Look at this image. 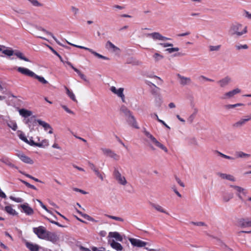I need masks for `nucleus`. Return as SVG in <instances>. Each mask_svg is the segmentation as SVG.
<instances>
[{"instance_id":"f257e3e1","label":"nucleus","mask_w":251,"mask_h":251,"mask_svg":"<svg viewBox=\"0 0 251 251\" xmlns=\"http://www.w3.org/2000/svg\"><path fill=\"white\" fill-rule=\"evenodd\" d=\"M247 32V26L237 22L231 24L228 29L229 34L236 37H240L246 34Z\"/></svg>"},{"instance_id":"f03ea898","label":"nucleus","mask_w":251,"mask_h":251,"mask_svg":"<svg viewBox=\"0 0 251 251\" xmlns=\"http://www.w3.org/2000/svg\"><path fill=\"white\" fill-rule=\"evenodd\" d=\"M3 53L9 57L13 55H15L17 56V58L22 60L26 62H31V61L27 57H26L23 52L17 50H14L10 48H6V49L3 51Z\"/></svg>"},{"instance_id":"7ed1b4c3","label":"nucleus","mask_w":251,"mask_h":251,"mask_svg":"<svg viewBox=\"0 0 251 251\" xmlns=\"http://www.w3.org/2000/svg\"><path fill=\"white\" fill-rule=\"evenodd\" d=\"M144 134L149 138L153 144H154L156 147L159 148L161 150H163L165 152H168L167 148L164 146L163 144L160 143L157 139L153 136L149 131L145 129L143 131Z\"/></svg>"},{"instance_id":"20e7f679","label":"nucleus","mask_w":251,"mask_h":251,"mask_svg":"<svg viewBox=\"0 0 251 251\" xmlns=\"http://www.w3.org/2000/svg\"><path fill=\"white\" fill-rule=\"evenodd\" d=\"M33 231L39 238L44 239L46 238L48 230H46L44 226H39L37 227H33Z\"/></svg>"},{"instance_id":"39448f33","label":"nucleus","mask_w":251,"mask_h":251,"mask_svg":"<svg viewBox=\"0 0 251 251\" xmlns=\"http://www.w3.org/2000/svg\"><path fill=\"white\" fill-rule=\"evenodd\" d=\"M113 176L118 182L122 185H126L127 184V181L125 176H122L118 170L115 168L113 171Z\"/></svg>"},{"instance_id":"423d86ee","label":"nucleus","mask_w":251,"mask_h":251,"mask_svg":"<svg viewBox=\"0 0 251 251\" xmlns=\"http://www.w3.org/2000/svg\"><path fill=\"white\" fill-rule=\"evenodd\" d=\"M241 92V90L239 88H236L228 92L225 93L221 98L222 100L230 99L234 97V96Z\"/></svg>"},{"instance_id":"0eeeda50","label":"nucleus","mask_w":251,"mask_h":251,"mask_svg":"<svg viewBox=\"0 0 251 251\" xmlns=\"http://www.w3.org/2000/svg\"><path fill=\"white\" fill-rule=\"evenodd\" d=\"M126 119L128 124L133 127L138 129L139 127L138 126L137 123L136 121L135 117L133 115L132 112L126 116Z\"/></svg>"},{"instance_id":"6e6552de","label":"nucleus","mask_w":251,"mask_h":251,"mask_svg":"<svg viewBox=\"0 0 251 251\" xmlns=\"http://www.w3.org/2000/svg\"><path fill=\"white\" fill-rule=\"evenodd\" d=\"M19 208L22 209V212L25 213L27 215H32L34 213L33 209L30 207L27 203L21 204L18 206Z\"/></svg>"},{"instance_id":"1a4fd4ad","label":"nucleus","mask_w":251,"mask_h":251,"mask_svg":"<svg viewBox=\"0 0 251 251\" xmlns=\"http://www.w3.org/2000/svg\"><path fill=\"white\" fill-rule=\"evenodd\" d=\"M129 241L132 246L137 247H143L148 244L147 242L135 238H130Z\"/></svg>"},{"instance_id":"9d476101","label":"nucleus","mask_w":251,"mask_h":251,"mask_svg":"<svg viewBox=\"0 0 251 251\" xmlns=\"http://www.w3.org/2000/svg\"><path fill=\"white\" fill-rule=\"evenodd\" d=\"M44 239L50 241L52 243H55L59 240V237L55 232L48 231Z\"/></svg>"},{"instance_id":"9b49d317","label":"nucleus","mask_w":251,"mask_h":251,"mask_svg":"<svg viewBox=\"0 0 251 251\" xmlns=\"http://www.w3.org/2000/svg\"><path fill=\"white\" fill-rule=\"evenodd\" d=\"M238 224L241 227H251V220L248 218L239 219Z\"/></svg>"},{"instance_id":"f8f14e48","label":"nucleus","mask_w":251,"mask_h":251,"mask_svg":"<svg viewBox=\"0 0 251 251\" xmlns=\"http://www.w3.org/2000/svg\"><path fill=\"white\" fill-rule=\"evenodd\" d=\"M88 165L89 167L95 173V175L100 178L101 181H103L104 178L101 173H100L99 169L95 166V165L92 162L88 161Z\"/></svg>"},{"instance_id":"ddd939ff","label":"nucleus","mask_w":251,"mask_h":251,"mask_svg":"<svg viewBox=\"0 0 251 251\" xmlns=\"http://www.w3.org/2000/svg\"><path fill=\"white\" fill-rule=\"evenodd\" d=\"M17 70L21 74L32 78H34L35 75V74L34 72L25 68L19 67L18 68Z\"/></svg>"},{"instance_id":"4468645a","label":"nucleus","mask_w":251,"mask_h":251,"mask_svg":"<svg viewBox=\"0 0 251 251\" xmlns=\"http://www.w3.org/2000/svg\"><path fill=\"white\" fill-rule=\"evenodd\" d=\"M149 36L151 37L153 40H162L165 41L170 40V38L166 37L165 36H162L159 32H153L149 34Z\"/></svg>"},{"instance_id":"2eb2a0df","label":"nucleus","mask_w":251,"mask_h":251,"mask_svg":"<svg viewBox=\"0 0 251 251\" xmlns=\"http://www.w3.org/2000/svg\"><path fill=\"white\" fill-rule=\"evenodd\" d=\"M176 76L179 79V83L181 85L184 86L189 84L191 82V79L190 77H187L177 74Z\"/></svg>"},{"instance_id":"dca6fc26","label":"nucleus","mask_w":251,"mask_h":251,"mask_svg":"<svg viewBox=\"0 0 251 251\" xmlns=\"http://www.w3.org/2000/svg\"><path fill=\"white\" fill-rule=\"evenodd\" d=\"M1 209L4 210L6 212H7L9 215L12 216H17L18 215V213L16 211V210L13 209L11 205H7L5 207L3 206H1Z\"/></svg>"},{"instance_id":"f3484780","label":"nucleus","mask_w":251,"mask_h":251,"mask_svg":"<svg viewBox=\"0 0 251 251\" xmlns=\"http://www.w3.org/2000/svg\"><path fill=\"white\" fill-rule=\"evenodd\" d=\"M77 47L80 49H84L88 50L89 52H90L93 55H94L96 57H97L99 58H100V59H102L106 60H109L108 58H107V57L103 56V55L97 53V52L94 51L92 49L87 48H85V47H81V46H77Z\"/></svg>"},{"instance_id":"a211bd4d","label":"nucleus","mask_w":251,"mask_h":251,"mask_svg":"<svg viewBox=\"0 0 251 251\" xmlns=\"http://www.w3.org/2000/svg\"><path fill=\"white\" fill-rule=\"evenodd\" d=\"M231 78L228 76H226L223 79L217 81L221 87H225L230 82Z\"/></svg>"},{"instance_id":"6ab92c4d","label":"nucleus","mask_w":251,"mask_h":251,"mask_svg":"<svg viewBox=\"0 0 251 251\" xmlns=\"http://www.w3.org/2000/svg\"><path fill=\"white\" fill-rule=\"evenodd\" d=\"M18 156L22 161L25 163L32 164L34 163L33 161L30 157L24 154H19Z\"/></svg>"},{"instance_id":"aec40b11","label":"nucleus","mask_w":251,"mask_h":251,"mask_svg":"<svg viewBox=\"0 0 251 251\" xmlns=\"http://www.w3.org/2000/svg\"><path fill=\"white\" fill-rule=\"evenodd\" d=\"M35 116H31V117L26 120H25V124L28 125V127L30 128L32 126H34L37 122V120L35 119Z\"/></svg>"},{"instance_id":"412c9836","label":"nucleus","mask_w":251,"mask_h":251,"mask_svg":"<svg viewBox=\"0 0 251 251\" xmlns=\"http://www.w3.org/2000/svg\"><path fill=\"white\" fill-rule=\"evenodd\" d=\"M19 112L20 115L25 118L30 117L32 114L31 111L24 108L20 109Z\"/></svg>"},{"instance_id":"4be33fe9","label":"nucleus","mask_w":251,"mask_h":251,"mask_svg":"<svg viewBox=\"0 0 251 251\" xmlns=\"http://www.w3.org/2000/svg\"><path fill=\"white\" fill-rule=\"evenodd\" d=\"M105 47L107 49L109 50H111L114 52L119 51L120 49L117 47L115 46L112 42L108 41L106 42Z\"/></svg>"},{"instance_id":"5701e85b","label":"nucleus","mask_w":251,"mask_h":251,"mask_svg":"<svg viewBox=\"0 0 251 251\" xmlns=\"http://www.w3.org/2000/svg\"><path fill=\"white\" fill-rule=\"evenodd\" d=\"M25 246L30 251H38L39 247L37 244H33L32 243L26 242Z\"/></svg>"},{"instance_id":"b1692460","label":"nucleus","mask_w":251,"mask_h":251,"mask_svg":"<svg viewBox=\"0 0 251 251\" xmlns=\"http://www.w3.org/2000/svg\"><path fill=\"white\" fill-rule=\"evenodd\" d=\"M246 121L243 118H241L239 121L232 125V127L235 128H238L242 127L246 124Z\"/></svg>"},{"instance_id":"393cba45","label":"nucleus","mask_w":251,"mask_h":251,"mask_svg":"<svg viewBox=\"0 0 251 251\" xmlns=\"http://www.w3.org/2000/svg\"><path fill=\"white\" fill-rule=\"evenodd\" d=\"M108 237L114 238L116 240L121 242L123 240V237L118 232H110L108 234Z\"/></svg>"},{"instance_id":"a878e982","label":"nucleus","mask_w":251,"mask_h":251,"mask_svg":"<svg viewBox=\"0 0 251 251\" xmlns=\"http://www.w3.org/2000/svg\"><path fill=\"white\" fill-rule=\"evenodd\" d=\"M218 175L223 179H226L232 181H235V179L234 177L230 175H227L226 174L219 173Z\"/></svg>"},{"instance_id":"bb28decb","label":"nucleus","mask_w":251,"mask_h":251,"mask_svg":"<svg viewBox=\"0 0 251 251\" xmlns=\"http://www.w3.org/2000/svg\"><path fill=\"white\" fill-rule=\"evenodd\" d=\"M110 245L112 248L117 251H122L123 249L122 246L120 243L116 242L114 240L111 241Z\"/></svg>"},{"instance_id":"cd10ccee","label":"nucleus","mask_w":251,"mask_h":251,"mask_svg":"<svg viewBox=\"0 0 251 251\" xmlns=\"http://www.w3.org/2000/svg\"><path fill=\"white\" fill-rule=\"evenodd\" d=\"M110 89L112 92L115 94H116L118 97L121 96L124 90L123 88H120L117 90L114 86L111 87Z\"/></svg>"},{"instance_id":"c85d7f7f","label":"nucleus","mask_w":251,"mask_h":251,"mask_svg":"<svg viewBox=\"0 0 251 251\" xmlns=\"http://www.w3.org/2000/svg\"><path fill=\"white\" fill-rule=\"evenodd\" d=\"M120 112L121 113L123 114L125 117L127 116L128 114H130V113L131 112V111H130L125 105L121 106L120 109Z\"/></svg>"},{"instance_id":"c756f323","label":"nucleus","mask_w":251,"mask_h":251,"mask_svg":"<svg viewBox=\"0 0 251 251\" xmlns=\"http://www.w3.org/2000/svg\"><path fill=\"white\" fill-rule=\"evenodd\" d=\"M151 206L152 207L155 208L158 211H159L160 212L164 213H165V214H166L167 215H169V213L167 211H166L164 209V208L162 206H161L160 205H158V204H154V203H151Z\"/></svg>"},{"instance_id":"7c9ffc66","label":"nucleus","mask_w":251,"mask_h":251,"mask_svg":"<svg viewBox=\"0 0 251 251\" xmlns=\"http://www.w3.org/2000/svg\"><path fill=\"white\" fill-rule=\"evenodd\" d=\"M65 88L66 90V93L70 98L73 101L77 102V100L73 92L69 90L66 86L65 87Z\"/></svg>"},{"instance_id":"2f4dec72","label":"nucleus","mask_w":251,"mask_h":251,"mask_svg":"<svg viewBox=\"0 0 251 251\" xmlns=\"http://www.w3.org/2000/svg\"><path fill=\"white\" fill-rule=\"evenodd\" d=\"M243 105H244V104L243 103H236V104H226V105H225L224 107L225 109L229 110V109H230L232 108H235L238 106H243Z\"/></svg>"},{"instance_id":"473e14b6","label":"nucleus","mask_w":251,"mask_h":251,"mask_svg":"<svg viewBox=\"0 0 251 251\" xmlns=\"http://www.w3.org/2000/svg\"><path fill=\"white\" fill-rule=\"evenodd\" d=\"M236 155L237 158H248L251 156L250 154L245 153L243 151H238L236 152Z\"/></svg>"},{"instance_id":"72a5a7b5","label":"nucleus","mask_w":251,"mask_h":251,"mask_svg":"<svg viewBox=\"0 0 251 251\" xmlns=\"http://www.w3.org/2000/svg\"><path fill=\"white\" fill-rule=\"evenodd\" d=\"M33 78L37 79L39 81V82H40L42 84H49L48 81L46 80L44 77L38 75L36 74H35V76Z\"/></svg>"},{"instance_id":"f704fd0d","label":"nucleus","mask_w":251,"mask_h":251,"mask_svg":"<svg viewBox=\"0 0 251 251\" xmlns=\"http://www.w3.org/2000/svg\"><path fill=\"white\" fill-rule=\"evenodd\" d=\"M20 181L23 184H24L26 187H28L29 188L32 189L33 190H37V188H36V187L35 186H34V185H33L32 184H30V183H29L28 182H26V181L24 180H22V179H21Z\"/></svg>"},{"instance_id":"c9c22d12","label":"nucleus","mask_w":251,"mask_h":251,"mask_svg":"<svg viewBox=\"0 0 251 251\" xmlns=\"http://www.w3.org/2000/svg\"><path fill=\"white\" fill-rule=\"evenodd\" d=\"M32 139H33V138L31 137V138H30L29 140H28V143H26L29 144V145H30L31 146H35V147L42 146V145L39 144L38 143L35 142Z\"/></svg>"},{"instance_id":"e433bc0d","label":"nucleus","mask_w":251,"mask_h":251,"mask_svg":"<svg viewBox=\"0 0 251 251\" xmlns=\"http://www.w3.org/2000/svg\"><path fill=\"white\" fill-rule=\"evenodd\" d=\"M216 152L220 155L221 156V157H223V158H225L226 159H230V160H234V158L231 157V156H228V155H226V154H223V153H221V152L218 151H216Z\"/></svg>"},{"instance_id":"4c0bfd02","label":"nucleus","mask_w":251,"mask_h":251,"mask_svg":"<svg viewBox=\"0 0 251 251\" xmlns=\"http://www.w3.org/2000/svg\"><path fill=\"white\" fill-rule=\"evenodd\" d=\"M38 144L42 145V146H37L40 148H45L49 145L48 140L47 139L43 140L41 143H38Z\"/></svg>"},{"instance_id":"58836bf2","label":"nucleus","mask_w":251,"mask_h":251,"mask_svg":"<svg viewBox=\"0 0 251 251\" xmlns=\"http://www.w3.org/2000/svg\"><path fill=\"white\" fill-rule=\"evenodd\" d=\"M105 216L110 219H113L116 221H121V222L124 221L123 219H122V218L119 217H116V216H111V215H105Z\"/></svg>"},{"instance_id":"ea45409f","label":"nucleus","mask_w":251,"mask_h":251,"mask_svg":"<svg viewBox=\"0 0 251 251\" xmlns=\"http://www.w3.org/2000/svg\"><path fill=\"white\" fill-rule=\"evenodd\" d=\"M233 194H228L227 195H225L223 197V200L225 202H227L233 198Z\"/></svg>"},{"instance_id":"a19ab883","label":"nucleus","mask_w":251,"mask_h":251,"mask_svg":"<svg viewBox=\"0 0 251 251\" xmlns=\"http://www.w3.org/2000/svg\"><path fill=\"white\" fill-rule=\"evenodd\" d=\"M9 198L11 200H12L16 202H23L24 201V200L21 198H15L12 196H10Z\"/></svg>"},{"instance_id":"79ce46f5","label":"nucleus","mask_w":251,"mask_h":251,"mask_svg":"<svg viewBox=\"0 0 251 251\" xmlns=\"http://www.w3.org/2000/svg\"><path fill=\"white\" fill-rule=\"evenodd\" d=\"M109 156L114 159L116 160H118L120 159V156L115 153L112 151H111V153H110Z\"/></svg>"},{"instance_id":"37998d69","label":"nucleus","mask_w":251,"mask_h":251,"mask_svg":"<svg viewBox=\"0 0 251 251\" xmlns=\"http://www.w3.org/2000/svg\"><path fill=\"white\" fill-rule=\"evenodd\" d=\"M190 224L194 225L195 226H207L206 224L203 222H191Z\"/></svg>"},{"instance_id":"c03bdc74","label":"nucleus","mask_w":251,"mask_h":251,"mask_svg":"<svg viewBox=\"0 0 251 251\" xmlns=\"http://www.w3.org/2000/svg\"><path fill=\"white\" fill-rule=\"evenodd\" d=\"M24 175L25 176H26V177L30 178V179H32V180H34L36 182H40V183H43V181H42L41 180H39V179L37 178H35L33 176H32L29 175V174H25Z\"/></svg>"},{"instance_id":"a18cd8bd","label":"nucleus","mask_w":251,"mask_h":251,"mask_svg":"<svg viewBox=\"0 0 251 251\" xmlns=\"http://www.w3.org/2000/svg\"><path fill=\"white\" fill-rule=\"evenodd\" d=\"M221 48V45L218 46H209V50L211 51H218Z\"/></svg>"},{"instance_id":"49530a36","label":"nucleus","mask_w":251,"mask_h":251,"mask_svg":"<svg viewBox=\"0 0 251 251\" xmlns=\"http://www.w3.org/2000/svg\"><path fill=\"white\" fill-rule=\"evenodd\" d=\"M230 187L234 188L235 190H236L238 192H239V193H241V192H243L244 191V189L240 187V186H236V185H230Z\"/></svg>"},{"instance_id":"de8ad7c7","label":"nucleus","mask_w":251,"mask_h":251,"mask_svg":"<svg viewBox=\"0 0 251 251\" xmlns=\"http://www.w3.org/2000/svg\"><path fill=\"white\" fill-rule=\"evenodd\" d=\"M101 150L104 154L109 156L110 153H111L112 150L106 148H101Z\"/></svg>"},{"instance_id":"09e8293b","label":"nucleus","mask_w":251,"mask_h":251,"mask_svg":"<svg viewBox=\"0 0 251 251\" xmlns=\"http://www.w3.org/2000/svg\"><path fill=\"white\" fill-rule=\"evenodd\" d=\"M178 48H168L166 50V51L170 53H173L175 51H178L179 50Z\"/></svg>"},{"instance_id":"8fccbe9b","label":"nucleus","mask_w":251,"mask_h":251,"mask_svg":"<svg viewBox=\"0 0 251 251\" xmlns=\"http://www.w3.org/2000/svg\"><path fill=\"white\" fill-rule=\"evenodd\" d=\"M19 137L20 139L24 141L25 143H28V140L25 137V135L23 133H21L19 135Z\"/></svg>"},{"instance_id":"3c124183","label":"nucleus","mask_w":251,"mask_h":251,"mask_svg":"<svg viewBox=\"0 0 251 251\" xmlns=\"http://www.w3.org/2000/svg\"><path fill=\"white\" fill-rule=\"evenodd\" d=\"M235 48L237 50H240L241 49H247L248 48V46L246 44L243 45H236Z\"/></svg>"},{"instance_id":"603ef678","label":"nucleus","mask_w":251,"mask_h":251,"mask_svg":"<svg viewBox=\"0 0 251 251\" xmlns=\"http://www.w3.org/2000/svg\"><path fill=\"white\" fill-rule=\"evenodd\" d=\"M29 1L34 6H42V4L39 3L37 0H29Z\"/></svg>"},{"instance_id":"864d4df0","label":"nucleus","mask_w":251,"mask_h":251,"mask_svg":"<svg viewBox=\"0 0 251 251\" xmlns=\"http://www.w3.org/2000/svg\"><path fill=\"white\" fill-rule=\"evenodd\" d=\"M37 122L39 124V125L41 126L44 128L46 127L47 125L48 124L47 123L42 121L40 119H37Z\"/></svg>"},{"instance_id":"5fc2aeb1","label":"nucleus","mask_w":251,"mask_h":251,"mask_svg":"<svg viewBox=\"0 0 251 251\" xmlns=\"http://www.w3.org/2000/svg\"><path fill=\"white\" fill-rule=\"evenodd\" d=\"M37 201L40 203L41 206L45 210H46L48 212L50 213H51V211H50L46 207L45 205L43 204V203L39 200H37Z\"/></svg>"},{"instance_id":"6e6d98bb","label":"nucleus","mask_w":251,"mask_h":251,"mask_svg":"<svg viewBox=\"0 0 251 251\" xmlns=\"http://www.w3.org/2000/svg\"><path fill=\"white\" fill-rule=\"evenodd\" d=\"M47 220L51 223L54 224L59 227H64V226H62V225L60 224L58 222H56L53 220H51V219L49 218H47Z\"/></svg>"},{"instance_id":"4d7b16f0","label":"nucleus","mask_w":251,"mask_h":251,"mask_svg":"<svg viewBox=\"0 0 251 251\" xmlns=\"http://www.w3.org/2000/svg\"><path fill=\"white\" fill-rule=\"evenodd\" d=\"M64 109L65 111H66L67 113L69 114H74L73 111L69 109L66 105H63L61 106Z\"/></svg>"},{"instance_id":"13d9d810","label":"nucleus","mask_w":251,"mask_h":251,"mask_svg":"<svg viewBox=\"0 0 251 251\" xmlns=\"http://www.w3.org/2000/svg\"><path fill=\"white\" fill-rule=\"evenodd\" d=\"M153 57L154 58H155L156 59V60H160V59L162 58H163V56L159 54V53H155L154 55H153Z\"/></svg>"},{"instance_id":"bf43d9fd","label":"nucleus","mask_w":251,"mask_h":251,"mask_svg":"<svg viewBox=\"0 0 251 251\" xmlns=\"http://www.w3.org/2000/svg\"><path fill=\"white\" fill-rule=\"evenodd\" d=\"M159 45L160 46H161L162 47H164V48H166V47H173V45L172 44L168 43H160Z\"/></svg>"},{"instance_id":"052dcab7","label":"nucleus","mask_w":251,"mask_h":251,"mask_svg":"<svg viewBox=\"0 0 251 251\" xmlns=\"http://www.w3.org/2000/svg\"><path fill=\"white\" fill-rule=\"evenodd\" d=\"M175 178L177 182L181 186L184 187L185 186L184 184L181 181V180L177 177L176 176H175Z\"/></svg>"},{"instance_id":"680f3d73","label":"nucleus","mask_w":251,"mask_h":251,"mask_svg":"<svg viewBox=\"0 0 251 251\" xmlns=\"http://www.w3.org/2000/svg\"><path fill=\"white\" fill-rule=\"evenodd\" d=\"M41 30L42 31H44V32H45L46 33H47V34L51 36L55 41H56V39L55 38V37L53 35V34L51 32L48 31L47 30H46V29H45L44 28H41Z\"/></svg>"},{"instance_id":"e2e57ef3","label":"nucleus","mask_w":251,"mask_h":251,"mask_svg":"<svg viewBox=\"0 0 251 251\" xmlns=\"http://www.w3.org/2000/svg\"><path fill=\"white\" fill-rule=\"evenodd\" d=\"M195 117L196 116H195L194 115L191 114L187 119L188 122H189L190 124L192 123Z\"/></svg>"},{"instance_id":"0e129e2a","label":"nucleus","mask_w":251,"mask_h":251,"mask_svg":"<svg viewBox=\"0 0 251 251\" xmlns=\"http://www.w3.org/2000/svg\"><path fill=\"white\" fill-rule=\"evenodd\" d=\"M8 125L13 130H16L17 128V126L16 123H13L12 125H10V124H8Z\"/></svg>"},{"instance_id":"69168bd1","label":"nucleus","mask_w":251,"mask_h":251,"mask_svg":"<svg viewBox=\"0 0 251 251\" xmlns=\"http://www.w3.org/2000/svg\"><path fill=\"white\" fill-rule=\"evenodd\" d=\"M160 89H157L155 88V89H153L151 90V94L154 96H157L158 95V91Z\"/></svg>"},{"instance_id":"338daca9","label":"nucleus","mask_w":251,"mask_h":251,"mask_svg":"<svg viewBox=\"0 0 251 251\" xmlns=\"http://www.w3.org/2000/svg\"><path fill=\"white\" fill-rule=\"evenodd\" d=\"M73 190L75 192H79L83 194H86L87 193L86 192L77 188H74Z\"/></svg>"},{"instance_id":"774afa93","label":"nucleus","mask_w":251,"mask_h":251,"mask_svg":"<svg viewBox=\"0 0 251 251\" xmlns=\"http://www.w3.org/2000/svg\"><path fill=\"white\" fill-rule=\"evenodd\" d=\"M79 249L81 251H91L89 249L85 248L82 246H80Z\"/></svg>"}]
</instances>
